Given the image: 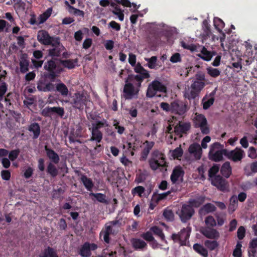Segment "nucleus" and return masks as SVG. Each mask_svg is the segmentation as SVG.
Here are the masks:
<instances>
[{"instance_id":"f257e3e1","label":"nucleus","mask_w":257,"mask_h":257,"mask_svg":"<svg viewBox=\"0 0 257 257\" xmlns=\"http://www.w3.org/2000/svg\"><path fill=\"white\" fill-rule=\"evenodd\" d=\"M134 71L137 74H129L124 80L123 95L125 99H132L135 95H138L144 79L150 77L149 71L140 63L134 68Z\"/></svg>"},{"instance_id":"f03ea898","label":"nucleus","mask_w":257,"mask_h":257,"mask_svg":"<svg viewBox=\"0 0 257 257\" xmlns=\"http://www.w3.org/2000/svg\"><path fill=\"white\" fill-rule=\"evenodd\" d=\"M44 69L46 71L44 73V77L51 82L55 81L56 78L60 76L64 71L63 68L59 64L56 59L52 58L44 63Z\"/></svg>"},{"instance_id":"7ed1b4c3","label":"nucleus","mask_w":257,"mask_h":257,"mask_svg":"<svg viewBox=\"0 0 257 257\" xmlns=\"http://www.w3.org/2000/svg\"><path fill=\"white\" fill-rule=\"evenodd\" d=\"M121 223L119 220H114L109 221L104 225V229H102L100 232V236L103 235V240L105 242L109 243L110 242V235L115 236L119 231Z\"/></svg>"},{"instance_id":"20e7f679","label":"nucleus","mask_w":257,"mask_h":257,"mask_svg":"<svg viewBox=\"0 0 257 257\" xmlns=\"http://www.w3.org/2000/svg\"><path fill=\"white\" fill-rule=\"evenodd\" d=\"M224 151L226 149L223 148V146L218 142H215L210 147V150L208 153V158L209 160L215 162H219L223 160V156H225Z\"/></svg>"},{"instance_id":"39448f33","label":"nucleus","mask_w":257,"mask_h":257,"mask_svg":"<svg viewBox=\"0 0 257 257\" xmlns=\"http://www.w3.org/2000/svg\"><path fill=\"white\" fill-rule=\"evenodd\" d=\"M167 91V87L164 84L159 80H154L149 84L146 95L148 97L152 98L156 95L157 92L166 93Z\"/></svg>"},{"instance_id":"423d86ee","label":"nucleus","mask_w":257,"mask_h":257,"mask_svg":"<svg viewBox=\"0 0 257 257\" xmlns=\"http://www.w3.org/2000/svg\"><path fill=\"white\" fill-rule=\"evenodd\" d=\"M194 125L195 128H200L203 135H208L210 133L207 119L203 114H196L194 120Z\"/></svg>"},{"instance_id":"0eeeda50","label":"nucleus","mask_w":257,"mask_h":257,"mask_svg":"<svg viewBox=\"0 0 257 257\" xmlns=\"http://www.w3.org/2000/svg\"><path fill=\"white\" fill-rule=\"evenodd\" d=\"M211 184L215 186L218 190L222 192L229 191V184L228 182L221 176L218 175L215 176L210 180Z\"/></svg>"},{"instance_id":"6e6552de","label":"nucleus","mask_w":257,"mask_h":257,"mask_svg":"<svg viewBox=\"0 0 257 257\" xmlns=\"http://www.w3.org/2000/svg\"><path fill=\"white\" fill-rule=\"evenodd\" d=\"M87 97L83 92H77L74 94L72 98L71 104L74 108L83 109L84 106L86 105Z\"/></svg>"},{"instance_id":"1a4fd4ad","label":"nucleus","mask_w":257,"mask_h":257,"mask_svg":"<svg viewBox=\"0 0 257 257\" xmlns=\"http://www.w3.org/2000/svg\"><path fill=\"white\" fill-rule=\"evenodd\" d=\"M225 157L229 160L237 162L240 161L245 156V153L241 148L236 147L235 149L228 151H224Z\"/></svg>"},{"instance_id":"9d476101","label":"nucleus","mask_w":257,"mask_h":257,"mask_svg":"<svg viewBox=\"0 0 257 257\" xmlns=\"http://www.w3.org/2000/svg\"><path fill=\"white\" fill-rule=\"evenodd\" d=\"M194 213V209L187 204H183L181 210L177 212L181 220L183 222H186L190 220Z\"/></svg>"},{"instance_id":"9b49d317","label":"nucleus","mask_w":257,"mask_h":257,"mask_svg":"<svg viewBox=\"0 0 257 257\" xmlns=\"http://www.w3.org/2000/svg\"><path fill=\"white\" fill-rule=\"evenodd\" d=\"M97 248L98 245L96 243L86 241L80 246L78 254L82 257H90L92 254L91 251L96 250Z\"/></svg>"},{"instance_id":"f8f14e48","label":"nucleus","mask_w":257,"mask_h":257,"mask_svg":"<svg viewBox=\"0 0 257 257\" xmlns=\"http://www.w3.org/2000/svg\"><path fill=\"white\" fill-rule=\"evenodd\" d=\"M58 37L51 36L49 33L44 30H41L38 32L37 40L41 44L48 46L51 44L57 39Z\"/></svg>"},{"instance_id":"ddd939ff","label":"nucleus","mask_w":257,"mask_h":257,"mask_svg":"<svg viewBox=\"0 0 257 257\" xmlns=\"http://www.w3.org/2000/svg\"><path fill=\"white\" fill-rule=\"evenodd\" d=\"M41 114L46 117H51L54 114H57L60 117H63L65 114V110L64 108L61 107L47 106L42 110Z\"/></svg>"},{"instance_id":"4468645a","label":"nucleus","mask_w":257,"mask_h":257,"mask_svg":"<svg viewBox=\"0 0 257 257\" xmlns=\"http://www.w3.org/2000/svg\"><path fill=\"white\" fill-rule=\"evenodd\" d=\"M188 109L187 104L182 101L176 100L172 102V113L183 115Z\"/></svg>"},{"instance_id":"2eb2a0df","label":"nucleus","mask_w":257,"mask_h":257,"mask_svg":"<svg viewBox=\"0 0 257 257\" xmlns=\"http://www.w3.org/2000/svg\"><path fill=\"white\" fill-rule=\"evenodd\" d=\"M50 45L52 47V48L49 49L48 50V55L52 57L60 56L62 51L65 49V47L60 41L59 37L56 39L52 44Z\"/></svg>"},{"instance_id":"dca6fc26","label":"nucleus","mask_w":257,"mask_h":257,"mask_svg":"<svg viewBox=\"0 0 257 257\" xmlns=\"http://www.w3.org/2000/svg\"><path fill=\"white\" fill-rule=\"evenodd\" d=\"M154 145L155 143L154 142L147 140L143 143L144 148L141 152L140 158L141 161H146L147 160L148 156Z\"/></svg>"},{"instance_id":"f3484780","label":"nucleus","mask_w":257,"mask_h":257,"mask_svg":"<svg viewBox=\"0 0 257 257\" xmlns=\"http://www.w3.org/2000/svg\"><path fill=\"white\" fill-rule=\"evenodd\" d=\"M190 127L191 125L189 122L179 121L174 128L175 135L182 137V134H186L190 129Z\"/></svg>"},{"instance_id":"a211bd4d","label":"nucleus","mask_w":257,"mask_h":257,"mask_svg":"<svg viewBox=\"0 0 257 257\" xmlns=\"http://www.w3.org/2000/svg\"><path fill=\"white\" fill-rule=\"evenodd\" d=\"M201 232L204 236L209 239H217L219 237V232L212 227H205L202 229Z\"/></svg>"},{"instance_id":"6ab92c4d","label":"nucleus","mask_w":257,"mask_h":257,"mask_svg":"<svg viewBox=\"0 0 257 257\" xmlns=\"http://www.w3.org/2000/svg\"><path fill=\"white\" fill-rule=\"evenodd\" d=\"M54 84L45 80H40L37 83V89L40 91L49 92L54 90Z\"/></svg>"},{"instance_id":"aec40b11","label":"nucleus","mask_w":257,"mask_h":257,"mask_svg":"<svg viewBox=\"0 0 257 257\" xmlns=\"http://www.w3.org/2000/svg\"><path fill=\"white\" fill-rule=\"evenodd\" d=\"M184 175V171L180 166L175 167L173 170L170 176V179L173 184L176 183L180 178L181 181L183 180V177Z\"/></svg>"},{"instance_id":"412c9836","label":"nucleus","mask_w":257,"mask_h":257,"mask_svg":"<svg viewBox=\"0 0 257 257\" xmlns=\"http://www.w3.org/2000/svg\"><path fill=\"white\" fill-rule=\"evenodd\" d=\"M188 152L193 155L196 160H199L201 158L202 150L199 144L196 143L191 144L189 148Z\"/></svg>"},{"instance_id":"4be33fe9","label":"nucleus","mask_w":257,"mask_h":257,"mask_svg":"<svg viewBox=\"0 0 257 257\" xmlns=\"http://www.w3.org/2000/svg\"><path fill=\"white\" fill-rule=\"evenodd\" d=\"M54 90L52 91L58 92L63 97H66L69 94V90L67 86L60 80L59 82L54 84Z\"/></svg>"},{"instance_id":"5701e85b","label":"nucleus","mask_w":257,"mask_h":257,"mask_svg":"<svg viewBox=\"0 0 257 257\" xmlns=\"http://www.w3.org/2000/svg\"><path fill=\"white\" fill-rule=\"evenodd\" d=\"M131 243L135 250H144L147 248V243L140 238H132L131 239Z\"/></svg>"},{"instance_id":"b1692460","label":"nucleus","mask_w":257,"mask_h":257,"mask_svg":"<svg viewBox=\"0 0 257 257\" xmlns=\"http://www.w3.org/2000/svg\"><path fill=\"white\" fill-rule=\"evenodd\" d=\"M64 4L65 5L67 6V10L71 15H73L77 17H80L81 18H84L85 15L84 11L74 8L67 1H65Z\"/></svg>"},{"instance_id":"393cba45","label":"nucleus","mask_w":257,"mask_h":257,"mask_svg":"<svg viewBox=\"0 0 257 257\" xmlns=\"http://www.w3.org/2000/svg\"><path fill=\"white\" fill-rule=\"evenodd\" d=\"M45 150L46 152L47 156L52 161V163L57 164L60 161V158L57 153L53 150L49 148L47 145L44 147Z\"/></svg>"},{"instance_id":"a878e982","label":"nucleus","mask_w":257,"mask_h":257,"mask_svg":"<svg viewBox=\"0 0 257 257\" xmlns=\"http://www.w3.org/2000/svg\"><path fill=\"white\" fill-rule=\"evenodd\" d=\"M200 52V54L198 56L202 59L206 61L211 60L212 57L216 54L215 51H209L204 46L201 48Z\"/></svg>"},{"instance_id":"bb28decb","label":"nucleus","mask_w":257,"mask_h":257,"mask_svg":"<svg viewBox=\"0 0 257 257\" xmlns=\"http://www.w3.org/2000/svg\"><path fill=\"white\" fill-rule=\"evenodd\" d=\"M29 64L27 54H22L20 61V71L22 73H25L29 70Z\"/></svg>"},{"instance_id":"cd10ccee","label":"nucleus","mask_w":257,"mask_h":257,"mask_svg":"<svg viewBox=\"0 0 257 257\" xmlns=\"http://www.w3.org/2000/svg\"><path fill=\"white\" fill-rule=\"evenodd\" d=\"M39 257H59L56 249L51 246L46 247L40 253Z\"/></svg>"},{"instance_id":"c85d7f7f","label":"nucleus","mask_w":257,"mask_h":257,"mask_svg":"<svg viewBox=\"0 0 257 257\" xmlns=\"http://www.w3.org/2000/svg\"><path fill=\"white\" fill-rule=\"evenodd\" d=\"M205 199L204 196H199L195 199H190L187 202V204L190 205L192 208H198L204 203Z\"/></svg>"},{"instance_id":"c756f323","label":"nucleus","mask_w":257,"mask_h":257,"mask_svg":"<svg viewBox=\"0 0 257 257\" xmlns=\"http://www.w3.org/2000/svg\"><path fill=\"white\" fill-rule=\"evenodd\" d=\"M91 136L89 141L95 142V143H100L103 138V134L100 130L91 129Z\"/></svg>"},{"instance_id":"7c9ffc66","label":"nucleus","mask_w":257,"mask_h":257,"mask_svg":"<svg viewBox=\"0 0 257 257\" xmlns=\"http://www.w3.org/2000/svg\"><path fill=\"white\" fill-rule=\"evenodd\" d=\"M149 173L148 171L146 170H142L141 169L138 170L136 176L135 182L138 184L144 182L148 177Z\"/></svg>"},{"instance_id":"2f4dec72","label":"nucleus","mask_w":257,"mask_h":257,"mask_svg":"<svg viewBox=\"0 0 257 257\" xmlns=\"http://www.w3.org/2000/svg\"><path fill=\"white\" fill-rule=\"evenodd\" d=\"M191 232V228L187 227L184 228L180 231L179 235V240L182 243H185L189 239Z\"/></svg>"},{"instance_id":"473e14b6","label":"nucleus","mask_w":257,"mask_h":257,"mask_svg":"<svg viewBox=\"0 0 257 257\" xmlns=\"http://www.w3.org/2000/svg\"><path fill=\"white\" fill-rule=\"evenodd\" d=\"M220 173L226 178L230 177L232 173V168L229 162L227 161L223 164L220 169Z\"/></svg>"},{"instance_id":"72a5a7b5","label":"nucleus","mask_w":257,"mask_h":257,"mask_svg":"<svg viewBox=\"0 0 257 257\" xmlns=\"http://www.w3.org/2000/svg\"><path fill=\"white\" fill-rule=\"evenodd\" d=\"M28 130L33 134V138L37 139L41 133V128L40 125L37 122L32 123L28 127Z\"/></svg>"},{"instance_id":"f704fd0d","label":"nucleus","mask_w":257,"mask_h":257,"mask_svg":"<svg viewBox=\"0 0 257 257\" xmlns=\"http://www.w3.org/2000/svg\"><path fill=\"white\" fill-rule=\"evenodd\" d=\"M80 180L85 188L89 191H91L94 187V183L92 180L88 178L84 174H81Z\"/></svg>"},{"instance_id":"c9c22d12","label":"nucleus","mask_w":257,"mask_h":257,"mask_svg":"<svg viewBox=\"0 0 257 257\" xmlns=\"http://www.w3.org/2000/svg\"><path fill=\"white\" fill-rule=\"evenodd\" d=\"M60 63L66 68L68 69H72L76 66V64L78 63V59H67V60H60Z\"/></svg>"},{"instance_id":"e433bc0d","label":"nucleus","mask_w":257,"mask_h":257,"mask_svg":"<svg viewBox=\"0 0 257 257\" xmlns=\"http://www.w3.org/2000/svg\"><path fill=\"white\" fill-rule=\"evenodd\" d=\"M193 249L203 257H207L208 251L202 245L199 243H195L193 246Z\"/></svg>"},{"instance_id":"4c0bfd02","label":"nucleus","mask_w":257,"mask_h":257,"mask_svg":"<svg viewBox=\"0 0 257 257\" xmlns=\"http://www.w3.org/2000/svg\"><path fill=\"white\" fill-rule=\"evenodd\" d=\"M216 207L213 204L208 203L200 209L199 213L200 214H205L213 212L216 210Z\"/></svg>"},{"instance_id":"58836bf2","label":"nucleus","mask_w":257,"mask_h":257,"mask_svg":"<svg viewBox=\"0 0 257 257\" xmlns=\"http://www.w3.org/2000/svg\"><path fill=\"white\" fill-rule=\"evenodd\" d=\"M216 94V89L212 91L210 94V97L207 101L203 102V108L205 110L208 109L214 103V96Z\"/></svg>"},{"instance_id":"ea45409f","label":"nucleus","mask_w":257,"mask_h":257,"mask_svg":"<svg viewBox=\"0 0 257 257\" xmlns=\"http://www.w3.org/2000/svg\"><path fill=\"white\" fill-rule=\"evenodd\" d=\"M47 172L52 177H55L58 174V169L55 165L51 162L49 163L47 166Z\"/></svg>"},{"instance_id":"a19ab883","label":"nucleus","mask_w":257,"mask_h":257,"mask_svg":"<svg viewBox=\"0 0 257 257\" xmlns=\"http://www.w3.org/2000/svg\"><path fill=\"white\" fill-rule=\"evenodd\" d=\"M199 92L196 90L191 89H188L184 94V96L188 100L194 99L199 96Z\"/></svg>"},{"instance_id":"79ce46f5","label":"nucleus","mask_w":257,"mask_h":257,"mask_svg":"<svg viewBox=\"0 0 257 257\" xmlns=\"http://www.w3.org/2000/svg\"><path fill=\"white\" fill-rule=\"evenodd\" d=\"M52 12V8H48L45 12L40 16L39 24L44 23L50 17Z\"/></svg>"},{"instance_id":"37998d69","label":"nucleus","mask_w":257,"mask_h":257,"mask_svg":"<svg viewBox=\"0 0 257 257\" xmlns=\"http://www.w3.org/2000/svg\"><path fill=\"white\" fill-rule=\"evenodd\" d=\"M150 231L154 234L159 236L162 241L165 240V236L161 228L157 226H154L150 228Z\"/></svg>"},{"instance_id":"c03bdc74","label":"nucleus","mask_w":257,"mask_h":257,"mask_svg":"<svg viewBox=\"0 0 257 257\" xmlns=\"http://www.w3.org/2000/svg\"><path fill=\"white\" fill-rule=\"evenodd\" d=\"M108 126H109V125L107 123V120L103 119V121L98 120L95 123H92L91 128L96 130L97 131L100 130V128L101 127Z\"/></svg>"},{"instance_id":"a18cd8bd","label":"nucleus","mask_w":257,"mask_h":257,"mask_svg":"<svg viewBox=\"0 0 257 257\" xmlns=\"http://www.w3.org/2000/svg\"><path fill=\"white\" fill-rule=\"evenodd\" d=\"M90 196H94L96 199L99 202L107 204V201L106 199V195L104 194L98 193H94L92 192L90 193Z\"/></svg>"},{"instance_id":"49530a36","label":"nucleus","mask_w":257,"mask_h":257,"mask_svg":"<svg viewBox=\"0 0 257 257\" xmlns=\"http://www.w3.org/2000/svg\"><path fill=\"white\" fill-rule=\"evenodd\" d=\"M145 60L148 62L147 66L150 69H155L157 68V57L154 56L150 58H145Z\"/></svg>"},{"instance_id":"de8ad7c7","label":"nucleus","mask_w":257,"mask_h":257,"mask_svg":"<svg viewBox=\"0 0 257 257\" xmlns=\"http://www.w3.org/2000/svg\"><path fill=\"white\" fill-rule=\"evenodd\" d=\"M205 83L202 81H194L191 85L190 88L196 90L199 93L204 87Z\"/></svg>"},{"instance_id":"09e8293b","label":"nucleus","mask_w":257,"mask_h":257,"mask_svg":"<svg viewBox=\"0 0 257 257\" xmlns=\"http://www.w3.org/2000/svg\"><path fill=\"white\" fill-rule=\"evenodd\" d=\"M213 23L215 29L217 30L219 32H221L222 29L225 26L224 22L221 19L218 17H215L214 18Z\"/></svg>"},{"instance_id":"8fccbe9b","label":"nucleus","mask_w":257,"mask_h":257,"mask_svg":"<svg viewBox=\"0 0 257 257\" xmlns=\"http://www.w3.org/2000/svg\"><path fill=\"white\" fill-rule=\"evenodd\" d=\"M219 170V166L217 164H214L212 166L208 171V177L209 180L214 178L215 176H217V173L218 172Z\"/></svg>"},{"instance_id":"3c124183","label":"nucleus","mask_w":257,"mask_h":257,"mask_svg":"<svg viewBox=\"0 0 257 257\" xmlns=\"http://www.w3.org/2000/svg\"><path fill=\"white\" fill-rule=\"evenodd\" d=\"M204 245L210 250H213L218 246L219 244L216 240H206L204 241Z\"/></svg>"},{"instance_id":"603ef678","label":"nucleus","mask_w":257,"mask_h":257,"mask_svg":"<svg viewBox=\"0 0 257 257\" xmlns=\"http://www.w3.org/2000/svg\"><path fill=\"white\" fill-rule=\"evenodd\" d=\"M163 215L167 221H172L174 219V214L173 211L170 209H165Z\"/></svg>"},{"instance_id":"864d4df0","label":"nucleus","mask_w":257,"mask_h":257,"mask_svg":"<svg viewBox=\"0 0 257 257\" xmlns=\"http://www.w3.org/2000/svg\"><path fill=\"white\" fill-rule=\"evenodd\" d=\"M141 237L148 242H153L156 243V240L153 236L152 232L150 231H148L141 234Z\"/></svg>"},{"instance_id":"5fc2aeb1","label":"nucleus","mask_w":257,"mask_h":257,"mask_svg":"<svg viewBox=\"0 0 257 257\" xmlns=\"http://www.w3.org/2000/svg\"><path fill=\"white\" fill-rule=\"evenodd\" d=\"M145 189L142 186H138L132 190V194L133 196L138 195L139 197H142V194L145 192Z\"/></svg>"},{"instance_id":"6e6d98bb","label":"nucleus","mask_w":257,"mask_h":257,"mask_svg":"<svg viewBox=\"0 0 257 257\" xmlns=\"http://www.w3.org/2000/svg\"><path fill=\"white\" fill-rule=\"evenodd\" d=\"M205 223L207 225L206 227H213L216 226V222L212 216L209 215L207 216L205 219Z\"/></svg>"},{"instance_id":"4d7b16f0","label":"nucleus","mask_w":257,"mask_h":257,"mask_svg":"<svg viewBox=\"0 0 257 257\" xmlns=\"http://www.w3.org/2000/svg\"><path fill=\"white\" fill-rule=\"evenodd\" d=\"M208 74L212 77L216 78L220 75V71L217 68L208 67L207 68Z\"/></svg>"},{"instance_id":"13d9d810","label":"nucleus","mask_w":257,"mask_h":257,"mask_svg":"<svg viewBox=\"0 0 257 257\" xmlns=\"http://www.w3.org/2000/svg\"><path fill=\"white\" fill-rule=\"evenodd\" d=\"M202 27L205 34L207 36L210 37V36L212 34V33L211 31L210 26L207 20H205L203 21Z\"/></svg>"},{"instance_id":"bf43d9fd","label":"nucleus","mask_w":257,"mask_h":257,"mask_svg":"<svg viewBox=\"0 0 257 257\" xmlns=\"http://www.w3.org/2000/svg\"><path fill=\"white\" fill-rule=\"evenodd\" d=\"M20 153V150L19 149L12 150L10 153H9V159L11 161H14L16 160L18 157L19 154Z\"/></svg>"},{"instance_id":"052dcab7","label":"nucleus","mask_w":257,"mask_h":257,"mask_svg":"<svg viewBox=\"0 0 257 257\" xmlns=\"http://www.w3.org/2000/svg\"><path fill=\"white\" fill-rule=\"evenodd\" d=\"M181 46L184 49L190 50L191 52L197 51V46L195 44H188L184 42H182Z\"/></svg>"},{"instance_id":"680f3d73","label":"nucleus","mask_w":257,"mask_h":257,"mask_svg":"<svg viewBox=\"0 0 257 257\" xmlns=\"http://www.w3.org/2000/svg\"><path fill=\"white\" fill-rule=\"evenodd\" d=\"M7 91V85L6 82L0 83V101L3 100L4 96Z\"/></svg>"},{"instance_id":"e2e57ef3","label":"nucleus","mask_w":257,"mask_h":257,"mask_svg":"<svg viewBox=\"0 0 257 257\" xmlns=\"http://www.w3.org/2000/svg\"><path fill=\"white\" fill-rule=\"evenodd\" d=\"M183 151L181 147H177L173 150L172 152V156L174 159H178L182 157Z\"/></svg>"},{"instance_id":"0e129e2a","label":"nucleus","mask_w":257,"mask_h":257,"mask_svg":"<svg viewBox=\"0 0 257 257\" xmlns=\"http://www.w3.org/2000/svg\"><path fill=\"white\" fill-rule=\"evenodd\" d=\"M149 163L150 168L153 170H156L157 169H158L160 167L159 164V160H155L154 159H150L149 160Z\"/></svg>"},{"instance_id":"69168bd1","label":"nucleus","mask_w":257,"mask_h":257,"mask_svg":"<svg viewBox=\"0 0 257 257\" xmlns=\"http://www.w3.org/2000/svg\"><path fill=\"white\" fill-rule=\"evenodd\" d=\"M160 107L164 111L166 112H172V102L170 104L167 102H162L160 103Z\"/></svg>"},{"instance_id":"338daca9","label":"nucleus","mask_w":257,"mask_h":257,"mask_svg":"<svg viewBox=\"0 0 257 257\" xmlns=\"http://www.w3.org/2000/svg\"><path fill=\"white\" fill-rule=\"evenodd\" d=\"M164 155L161 152H160L159 150H154L151 154V159H154L155 160H158L160 158H161L162 156Z\"/></svg>"},{"instance_id":"774afa93","label":"nucleus","mask_w":257,"mask_h":257,"mask_svg":"<svg viewBox=\"0 0 257 257\" xmlns=\"http://www.w3.org/2000/svg\"><path fill=\"white\" fill-rule=\"evenodd\" d=\"M170 61L173 63L180 62L181 61L180 54L179 53L173 54L170 59Z\"/></svg>"}]
</instances>
